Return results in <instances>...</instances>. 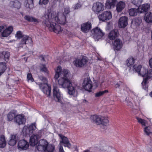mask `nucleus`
I'll return each mask as SVG.
<instances>
[{
	"instance_id": "nucleus-16",
	"label": "nucleus",
	"mask_w": 152,
	"mask_h": 152,
	"mask_svg": "<svg viewBox=\"0 0 152 152\" xmlns=\"http://www.w3.org/2000/svg\"><path fill=\"white\" fill-rule=\"evenodd\" d=\"M128 18L126 17H121L118 21L119 27L121 28H124L126 27L128 24Z\"/></svg>"
},
{
	"instance_id": "nucleus-21",
	"label": "nucleus",
	"mask_w": 152,
	"mask_h": 152,
	"mask_svg": "<svg viewBox=\"0 0 152 152\" xmlns=\"http://www.w3.org/2000/svg\"><path fill=\"white\" fill-rule=\"evenodd\" d=\"M122 42L119 39L115 40L113 43V48L115 50H118L121 49L122 46Z\"/></svg>"
},
{
	"instance_id": "nucleus-25",
	"label": "nucleus",
	"mask_w": 152,
	"mask_h": 152,
	"mask_svg": "<svg viewBox=\"0 0 152 152\" xmlns=\"http://www.w3.org/2000/svg\"><path fill=\"white\" fill-rule=\"evenodd\" d=\"M150 5L148 4H143L138 7V11L140 13H142L147 11L150 8Z\"/></svg>"
},
{
	"instance_id": "nucleus-53",
	"label": "nucleus",
	"mask_w": 152,
	"mask_h": 152,
	"mask_svg": "<svg viewBox=\"0 0 152 152\" xmlns=\"http://www.w3.org/2000/svg\"><path fill=\"white\" fill-rule=\"evenodd\" d=\"M59 152H65L63 148V147L61 146V145H59Z\"/></svg>"
},
{
	"instance_id": "nucleus-44",
	"label": "nucleus",
	"mask_w": 152,
	"mask_h": 152,
	"mask_svg": "<svg viewBox=\"0 0 152 152\" xmlns=\"http://www.w3.org/2000/svg\"><path fill=\"white\" fill-rule=\"evenodd\" d=\"M133 67L134 70L138 73L140 72L142 69L141 66L140 65L137 66L135 65Z\"/></svg>"
},
{
	"instance_id": "nucleus-8",
	"label": "nucleus",
	"mask_w": 152,
	"mask_h": 152,
	"mask_svg": "<svg viewBox=\"0 0 152 152\" xmlns=\"http://www.w3.org/2000/svg\"><path fill=\"white\" fill-rule=\"evenodd\" d=\"M92 9L95 13H98L104 10V6L103 3L97 2L93 4Z\"/></svg>"
},
{
	"instance_id": "nucleus-45",
	"label": "nucleus",
	"mask_w": 152,
	"mask_h": 152,
	"mask_svg": "<svg viewBox=\"0 0 152 152\" xmlns=\"http://www.w3.org/2000/svg\"><path fill=\"white\" fill-rule=\"evenodd\" d=\"M136 119L139 123H140L142 125L145 126V124L146 121L145 120L138 117H137Z\"/></svg>"
},
{
	"instance_id": "nucleus-54",
	"label": "nucleus",
	"mask_w": 152,
	"mask_h": 152,
	"mask_svg": "<svg viewBox=\"0 0 152 152\" xmlns=\"http://www.w3.org/2000/svg\"><path fill=\"white\" fill-rule=\"evenodd\" d=\"M4 29V27L3 26H0V34L2 35L3 31Z\"/></svg>"
},
{
	"instance_id": "nucleus-22",
	"label": "nucleus",
	"mask_w": 152,
	"mask_h": 152,
	"mask_svg": "<svg viewBox=\"0 0 152 152\" xmlns=\"http://www.w3.org/2000/svg\"><path fill=\"white\" fill-rule=\"evenodd\" d=\"M119 33L117 29H114L111 31L109 34V38L110 40H113L118 35Z\"/></svg>"
},
{
	"instance_id": "nucleus-36",
	"label": "nucleus",
	"mask_w": 152,
	"mask_h": 152,
	"mask_svg": "<svg viewBox=\"0 0 152 152\" xmlns=\"http://www.w3.org/2000/svg\"><path fill=\"white\" fill-rule=\"evenodd\" d=\"M27 3L26 5V7L29 9L33 8L34 6L33 0H27Z\"/></svg>"
},
{
	"instance_id": "nucleus-19",
	"label": "nucleus",
	"mask_w": 152,
	"mask_h": 152,
	"mask_svg": "<svg viewBox=\"0 0 152 152\" xmlns=\"http://www.w3.org/2000/svg\"><path fill=\"white\" fill-rule=\"evenodd\" d=\"M32 43V40L31 38L28 36L24 35L22 38L20 45H30Z\"/></svg>"
},
{
	"instance_id": "nucleus-62",
	"label": "nucleus",
	"mask_w": 152,
	"mask_h": 152,
	"mask_svg": "<svg viewBox=\"0 0 152 152\" xmlns=\"http://www.w3.org/2000/svg\"><path fill=\"white\" fill-rule=\"evenodd\" d=\"M151 39H152V31H151Z\"/></svg>"
},
{
	"instance_id": "nucleus-38",
	"label": "nucleus",
	"mask_w": 152,
	"mask_h": 152,
	"mask_svg": "<svg viewBox=\"0 0 152 152\" xmlns=\"http://www.w3.org/2000/svg\"><path fill=\"white\" fill-rule=\"evenodd\" d=\"M16 117V114L15 113L10 112L7 115V118L9 121H11Z\"/></svg>"
},
{
	"instance_id": "nucleus-35",
	"label": "nucleus",
	"mask_w": 152,
	"mask_h": 152,
	"mask_svg": "<svg viewBox=\"0 0 152 152\" xmlns=\"http://www.w3.org/2000/svg\"><path fill=\"white\" fill-rule=\"evenodd\" d=\"M134 59L133 57H131L129 58L126 61V65L129 66L133 65L134 63Z\"/></svg>"
},
{
	"instance_id": "nucleus-55",
	"label": "nucleus",
	"mask_w": 152,
	"mask_h": 152,
	"mask_svg": "<svg viewBox=\"0 0 152 152\" xmlns=\"http://www.w3.org/2000/svg\"><path fill=\"white\" fill-rule=\"evenodd\" d=\"M149 64L150 67L152 68V58L149 61Z\"/></svg>"
},
{
	"instance_id": "nucleus-39",
	"label": "nucleus",
	"mask_w": 152,
	"mask_h": 152,
	"mask_svg": "<svg viewBox=\"0 0 152 152\" xmlns=\"http://www.w3.org/2000/svg\"><path fill=\"white\" fill-rule=\"evenodd\" d=\"M2 54L4 56V59L6 61H7L9 60L10 54L8 52L3 51Z\"/></svg>"
},
{
	"instance_id": "nucleus-23",
	"label": "nucleus",
	"mask_w": 152,
	"mask_h": 152,
	"mask_svg": "<svg viewBox=\"0 0 152 152\" xmlns=\"http://www.w3.org/2000/svg\"><path fill=\"white\" fill-rule=\"evenodd\" d=\"M15 121L19 125L23 124L25 122V120L23 116L21 115H18L16 116Z\"/></svg>"
},
{
	"instance_id": "nucleus-14",
	"label": "nucleus",
	"mask_w": 152,
	"mask_h": 152,
	"mask_svg": "<svg viewBox=\"0 0 152 152\" xmlns=\"http://www.w3.org/2000/svg\"><path fill=\"white\" fill-rule=\"evenodd\" d=\"M58 136L61 140L60 141L59 145H61V144L63 143L64 144V147H67L69 148H71V144L67 137L64 136L61 134H59Z\"/></svg>"
},
{
	"instance_id": "nucleus-31",
	"label": "nucleus",
	"mask_w": 152,
	"mask_h": 152,
	"mask_svg": "<svg viewBox=\"0 0 152 152\" xmlns=\"http://www.w3.org/2000/svg\"><path fill=\"white\" fill-rule=\"evenodd\" d=\"M144 19L145 21L148 23H152V13L149 12L146 13Z\"/></svg>"
},
{
	"instance_id": "nucleus-42",
	"label": "nucleus",
	"mask_w": 152,
	"mask_h": 152,
	"mask_svg": "<svg viewBox=\"0 0 152 152\" xmlns=\"http://www.w3.org/2000/svg\"><path fill=\"white\" fill-rule=\"evenodd\" d=\"M40 71L42 72L46 73L48 74V71L45 65L41 64L40 66Z\"/></svg>"
},
{
	"instance_id": "nucleus-51",
	"label": "nucleus",
	"mask_w": 152,
	"mask_h": 152,
	"mask_svg": "<svg viewBox=\"0 0 152 152\" xmlns=\"http://www.w3.org/2000/svg\"><path fill=\"white\" fill-rule=\"evenodd\" d=\"M81 7V4L79 3H77L73 7L74 10H77L80 8Z\"/></svg>"
},
{
	"instance_id": "nucleus-17",
	"label": "nucleus",
	"mask_w": 152,
	"mask_h": 152,
	"mask_svg": "<svg viewBox=\"0 0 152 152\" xmlns=\"http://www.w3.org/2000/svg\"><path fill=\"white\" fill-rule=\"evenodd\" d=\"M29 146L28 142L24 140H20L18 143V147L19 149L22 150L27 149Z\"/></svg>"
},
{
	"instance_id": "nucleus-52",
	"label": "nucleus",
	"mask_w": 152,
	"mask_h": 152,
	"mask_svg": "<svg viewBox=\"0 0 152 152\" xmlns=\"http://www.w3.org/2000/svg\"><path fill=\"white\" fill-rule=\"evenodd\" d=\"M122 84V82L120 81L115 85V87L116 88H119L120 86Z\"/></svg>"
},
{
	"instance_id": "nucleus-29",
	"label": "nucleus",
	"mask_w": 152,
	"mask_h": 152,
	"mask_svg": "<svg viewBox=\"0 0 152 152\" xmlns=\"http://www.w3.org/2000/svg\"><path fill=\"white\" fill-rule=\"evenodd\" d=\"M116 0H107L105 4L106 8L110 9L113 7L115 4Z\"/></svg>"
},
{
	"instance_id": "nucleus-32",
	"label": "nucleus",
	"mask_w": 152,
	"mask_h": 152,
	"mask_svg": "<svg viewBox=\"0 0 152 152\" xmlns=\"http://www.w3.org/2000/svg\"><path fill=\"white\" fill-rule=\"evenodd\" d=\"M17 138L16 135H12L11 138L9 142V145L11 146L14 145L16 143Z\"/></svg>"
},
{
	"instance_id": "nucleus-61",
	"label": "nucleus",
	"mask_w": 152,
	"mask_h": 152,
	"mask_svg": "<svg viewBox=\"0 0 152 152\" xmlns=\"http://www.w3.org/2000/svg\"><path fill=\"white\" fill-rule=\"evenodd\" d=\"M138 20V19H136L135 20V22H137Z\"/></svg>"
},
{
	"instance_id": "nucleus-26",
	"label": "nucleus",
	"mask_w": 152,
	"mask_h": 152,
	"mask_svg": "<svg viewBox=\"0 0 152 152\" xmlns=\"http://www.w3.org/2000/svg\"><path fill=\"white\" fill-rule=\"evenodd\" d=\"M24 18L28 22H33L35 24H37L39 23L38 20L37 19L30 15H25Z\"/></svg>"
},
{
	"instance_id": "nucleus-18",
	"label": "nucleus",
	"mask_w": 152,
	"mask_h": 152,
	"mask_svg": "<svg viewBox=\"0 0 152 152\" xmlns=\"http://www.w3.org/2000/svg\"><path fill=\"white\" fill-rule=\"evenodd\" d=\"M91 28V24L88 21L83 23L81 25V30L84 33H87Z\"/></svg>"
},
{
	"instance_id": "nucleus-2",
	"label": "nucleus",
	"mask_w": 152,
	"mask_h": 152,
	"mask_svg": "<svg viewBox=\"0 0 152 152\" xmlns=\"http://www.w3.org/2000/svg\"><path fill=\"white\" fill-rule=\"evenodd\" d=\"M55 15L51 12H48L43 16V23L45 25L49 28L50 30H53L54 32L58 34L63 30L60 25L57 24L54 19Z\"/></svg>"
},
{
	"instance_id": "nucleus-43",
	"label": "nucleus",
	"mask_w": 152,
	"mask_h": 152,
	"mask_svg": "<svg viewBox=\"0 0 152 152\" xmlns=\"http://www.w3.org/2000/svg\"><path fill=\"white\" fill-rule=\"evenodd\" d=\"M24 35H23V33L20 31H18L15 34V37L18 39L22 38Z\"/></svg>"
},
{
	"instance_id": "nucleus-58",
	"label": "nucleus",
	"mask_w": 152,
	"mask_h": 152,
	"mask_svg": "<svg viewBox=\"0 0 152 152\" xmlns=\"http://www.w3.org/2000/svg\"><path fill=\"white\" fill-rule=\"evenodd\" d=\"M87 100L86 99H84L83 100V102L84 103V102H87Z\"/></svg>"
},
{
	"instance_id": "nucleus-59",
	"label": "nucleus",
	"mask_w": 152,
	"mask_h": 152,
	"mask_svg": "<svg viewBox=\"0 0 152 152\" xmlns=\"http://www.w3.org/2000/svg\"><path fill=\"white\" fill-rule=\"evenodd\" d=\"M151 96L152 97V91L151 92V93L150 94Z\"/></svg>"
},
{
	"instance_id": "nucleus-3",
	"label": "nucleus",
	"mask_w": 152,
	"mask_h": 152,
	"mask_svg": "<svg viewBox=\"0 0 152 152\" xmlns=\"http://www.w3.org/2000/svg\"><path fill=\"white\" fill-rule=\"evenodd\" d=\"M91 118L93 122L97 125L107 126L109 122L107 117L101 116L94 115L91 116Z\"/></svg>"
},
{
	"instance_id": "nucleus-28",
	"label": "nucleus",
	"mask_w": 152,
	"mask_h": 152,
	"mask_svg": "<svg viewBox=\"0 0 152 152\" xmlns=\"http://www.w3.org/2000/svg\"><path fill=\"white\" fill-rule=\"evenodd\" d=\"M151 71H152V69H150L148 71V70L146 69L142 68L138 74L145 78L148 76V74L151 72Z\"/></svg>"
},
{
	"instance_id": "nucleus-6",
	"label": "nucleus",
	"mask_w": 152,
	"mask_h": 152,
	"mask_svg": "<svg viewBox=\"0 0 152 152\" xmlns=\"http://www.w3.org/2000/svg\"><path fill=\"white\" fill-rule=\"evenodd\" d=\"M36 129L35 123H33L29 126H24L23 129V132L25 134L30 135L33 133Z\"/></svg>"
},
{
	"instance_id": "nucleus-47",
	"label": "nucleus",
	"mask_w": 152,
	"mask_h": 152,
	"mask_svg": "<svg viewBox=\"0 0 152 152\" xmlns=\"http://www.w3.org/2000/svg\"><path fill=\"white\" fill-rule=\"evenodd\" d=\"M27 80L28 81L30 80L32 82L34 81V80L33 78L32 77V76L31 73H28L27 75Z\"/></svg>"
},
{
	"instance_id": "nucleus-9",
	"label": "nucleus",
	"mask_w": 152,
	"mask_h": 152,
	"mask_svg": "<svg viewBox=\"0 0 152 152\" xmlns=\"http://www.w3.org/2000/svg\"><path fill=\"white\" fill-rule=\"evenodd\" d=\"M112 17L111 13L110 11H105L98 16L99 20L102 21L110 20Z\"/></svg>"
},
{
	"instance_id": "nucleus-4",
	"label": "nucleus",
	"mask_w": 152,
	"mask_h": 152,
	"mask_svg": "<svg viewBox=\"0 0 152 152\" xmlns=\"http://www.w3.org/2000/svg\"><path fill=\"white\" fill-rule=\"evenodd\" d=\"M91 33L93 37L95 40L97 41L102 38L105 34L104 32L98 27L92 29Z\"/></svg>"
},
{
	"instance_id": "nucleus-1",
	"label": "nucleus",
	"mask_w": 152,
	"mask_h": 152,
	"mask_svg": "<svg viewBox=\"0 0 152 152\" xmlns=\"http://www.w3.org/2000/svg\"><path fill=\"white\" fill-rule=\"evenodd\" d=\"M55 72L54 78L57 80L60 77L58 80L59 86L62 88H67L69 95H72L74 97L76 96L77 94V86L72 84L68 78L69 74V71L66 69L62 70L61 67L58 66Z\"/></svg>"
},
{
	"instance_id": "nucleus-12",
	"label": "nucleus",
	"mask_w": 152,
	"mask_h": 152,
	"mask_svg": "<svg viewBox=\"0 0 152 152\" xmlns=\"http://www.w3.org/2000/svg\"><path fill=\"white\" fill-rule=\"evenodd\" d=\"M48 143V142L46 140L41 139L39 141L37 147V148L39 151L42 152Z\"/></svg>"
},
{
	"instance_id": "nucleus-41",
	"label": "nucleus",
	"mask_w": 152,
	"mask_h": 152,
	"mask_svg": "<svg viewBox=\"0 0 152 152\" xmlns=\"http://www.w3.org/2000/svg\"><path fill=\"white\" fill-rule=\"evenodd\" d=\"M20 4L19 2H15L14 1H11L10 2L9 5L10 6L12 7H15L18 8L16 6V5H20Z\"/></svg>"
},
{
	"instance_id": "nucleus-24",
	"label": "nucleus",
	"mask_w": 152,
	"mask_h": 152,
	"mask_svg": "<svg viewBox=\"0 0 152 152\" xmlns=\"http://www.w3.org/2000/svg\"><path fill=\"white\" fill-rule=\"evenodd\" d=\"M13 30V28L12 26H9L5 29L3 31L2 33L1 36L3 37H6L11 34Z\"/></svg>"
},
{
	"instance_id": "nucleus-34",
	"label": "nucleus",
	"mask_w": 152,
	"mask_h": 152,
	"mask_svg": "<svg viewBox=\"0 0 152 152\" xmlns=\"http://www.w3.org/2000/svg\"><path fill=\"white\" fill-rule=\"evenodd\" d=\"M6 145V142L5 141V137L2 135L0 137V148H4Z\"/></svg>"
},
{
	"instance_id": "nucleus-13",
	"label": "nucleus",
	"mask_w": 152,
	"mask_h": 152,
	"mask_svg": "<svg viewBox=\"0 0 152 152\" xmlns=\"http://www.w3.org/2000/svg\"><path fill=\"white\" fill-rule=\"evenodd\" d=\"M87 61V58L85 56H83L76 60L75 64L77 67H81L84 66Z\"/></svg>"
},
{
	"instance_id": "nucleus-7",
	"label": "nucleus",
	"mask_w": 152,
	"mask_h": 152,
	"mask_svg": "<svg viewBox=\"0 0 152 152\" xmlns=\"http://www.w3.org/2000/svg\"><path fill=\"white\" fill-rule=\"evenodd\" d=\"M40 89L44 94L47 96H50L51 93V88L47 83H41L39 84Z\"/></svg>"
},
{
	"instance_id": "nucleus-57",
	"label": "nucleus",
	"mask_w": 152,
	"mask_h": 152,
	"mask_svg": "<svg viewBox=\"0 0 152 152\" xmlns=\"http://www.w3.org/2000/svg\"><path fill=\"white\" fill-rule=\"evenodd\" d=\"M40 57L42 58V60L43 61H45V58L42 56H41Z\"/></svg>"
},
{
	"instance_id": "nucleus-48",
	"label": "nucleus",
	"mask_w": 152,
	"mask_h": 152,
	"mask_svg": "<svg viewBox=\"0 0 152 152\" xmlns=\"http://www.w3.org/2000/svg\"><path fill=\"white\" fill-rule=\"evenodd\" d=\"M39 77L40 80L44 83H47L48 81L46 78L44 76L41 75L39 76Z\"/></svg>"
},
{
	"instance_id": "nucleus-37",
	"label": "nucleus",
	"mask_w": 152,
	"mask_h": 152,
	"mask_svg": "<svg viewBox=\"0 0 152 152\" xmlns=\"http://www.w3.org/2000/svg\"><path fill=\"white\" fill-rule=\"evenodd\" d=\"M108 92V91L107 90L103 91H99L95 94V96L96 97H99L103 95L105 93Z\"/></svg>"
},
{
	"instance_id": "nucleus-60",
	"label": "nucleus",
	"mask_w": 152,
	"mask_h": 152,
	"mask_svg": "<svg viewBox=\"0 0 152 152\" xmlns=\"http://www.w3.org/2000/svg\"><path fill=\"white\" fill-rule=\"evenodd\" d=\"M83 152H89V151L88 150H87V151H85Z\"/></svg>"
},
{
	"instance_id": "nucleus-40",
	"label": "nucleus",
	"mask_w": 152,
	"mask_h": 152,
	"mask_svg": "<svg viewBox=\"0 0 152 152\" xmlns=\"http://www.w3.org/2000/svg\"><path fill=\"white\" fill-rule=\"evenodd\" d=\"M142 0H131L132 3L134 5L138 6L141 4Z\"/></svg>"
},
{
	"instance_id": "nucleus-56",
	"label": "nucleus",
	"mask_w": 152,
	"mask_h": 152,
	"mask_svg": "<svg viewBox=\"0 0 152 152\" xmlns=\"http://www.w3.org/2000/svg\"><path fill=\"white\" fill-rule=\"evenodd\" d=\"M127 105L128 106H129L130 107H132L133 106V104L132 103L130 102H128Z\"/></svg>"
},
{
	"instance_id": "nucleus-50",
	"label": "nucleus",
	"mask_w": 152,
	"mask_h": 152,
	"mask_svg": "<svg viewBox=\"0 0 152 152\" xmlns=\"http://www.w3.org/2000/svg\"><path fill=\"white\" fill-rule=\"evenodd\" d=\"M148 128V127H145L144 129V131L147 135H149L151 132Z\"/></svg>"
},
{
	"instance_id": "nucleus-30",
	"label": "nucleus",
	"mask_w": 152,
	"mask_h": 152,
	"mask_svg": "<svg viewBox=\"0 0 152 152\" xmlns=\"http://www.w3.org/2000/svg\"><path fill=\"white\" fill-rule=\"evenodd\" d=\"M55 149V146L51 144H49L44 149L43 151L44 152H53Z\"/></svg>"
},
{
	"instance_id": "nucleus-33",
	"label": "nucleus",
	"mask_w": 152,
	"mask_h": 152,
	"mask_svg": "<svg viewBox=\"0 0 152 152\" xmlns=\"http://www.w3.org/2000/svg\"><path fill=\"white\" fill-rule=\"evenodd\" d=\"M139 12L138 11V8L137 9L135 8H132L129 10V15L131 16H135L137 15V13Z\"/></svg>"
},
{
	"instance_id": "nucleus-46",
	"label": "nucleus",
	"mask_w": 152,
	"mask_h": 152,
	"mask_svg": "<svg viewBox=\"0 0 152 152\" xmlns=\"http://www.w3.org/2000/svg\"><path fill=\"white\" fill-rule=\"evenodd\" d=\"M70 12L69 8L68 7H66L64 8V11L63 14L66 16Z\"/></svg>"
},
{
	"instance_id": "nucleus-10",
	"label": "nucleus",
	"mask_w": 152,
	"mask_h": 152,
	"mask_svg": "<svg viewBox=\"0 0 152 152\" xmlns=\"http://www.w3.org/2000/svg\"><path fill=\"white\" fill-rule=\"evenodd\" d=\"M83 88L89 91H91L92 86V82L90 79L88 77L85 78L83 83Z\"/></svg>"
},
{
	"instance_id": "nucleus-27",
	"label": "nucleus",
	"mask_w": 152,
	"mask_h": 152,
	"mask_svg": "<svg viewBox=\"0 0 152 152\" xmlns=\"http://www.w3.org/2000/svg\"><path fill=\"white\" fill-rule=\"evenodd\" d=\"M125 7V3L123 1H120L116 5V10L118 12H120L124 9Z\"/></svg>"
},
{
	"instance_id": "nucleus-49",
	"label": "nucleus",
	"mask_w": 152,
	"mask_h": 152,
	"mask_svg": "<svg viewBox=\"0 0 152 152\" xmlns=\"http://www.w3.org/2000/svg\"><path fill=\"white\" fill-rule=\"evenodd\" d=\"M48 2V0H40L39 3L40 5L46 4Z\"/></svg>"
},
{
	"instance_id": "nucleus-11",
	"label": "nucleus",
	"mask_w": 152,
	"mask_h": 152,
	"mask_svg": "<svg viewBox=\"0 0 152 152\" xmlns=\"http://www.w3.org/2000/svg\"><path fill=\"white\" fill-rule=\"evenodd\" d=\"M53 93L54 98L56 102H62V97L61 96L59 89L56 87H54L53 89Z\"/></svg>"
},
{
	"instance_id": "nucleus-5",
	"label": "nucleus",
	"mask_w": 152,
	"mask_h": 152,
	"mask_svg": "<svg viewBox=\"0 0 152 152\" xmlns=\"http://www.w3.org/2000/svg\"><path fill=\"white\" fill-rule=\"evenodd\" d=\"M53 13L55 15L54 19L55 21H56L58 23L60 24L64 25L66 23V16L63 14V13L58 12V16L57 17L55 13L51 12Z\"/></svg>"
},
{
	"instance_id": "nucleus-15",
	"label": "nucleus",
	"mask_w": 152,
	"mask_h": 152,
	"mask_svg": "<svg viewBox=\"0 0 152 152\" xmlns=\"http://www.w3.org/2000/svg\"><path fill=\"white\" fill-rule=\"evenodd\" d=\"M40 138L39 135L37 134H32L30 139L29 143L32 146H34L38 143V140Z\"/></svg>"
},
{
	"instance_id": "nucleus-20",
	"label": "nucleus",
	"mask_w": 152,
	"mask_h": 152,
	"mask_svg": "<svg viewBox=\"0 0 152 152\" xmlns=\"http://www.w3.org/2000/svg\"><path fill=\"white\" fill-rule=\"evenodd\" d=\"M151 77H152V71H151L147 77L144 78L143 81L142 83V87L145 90H146L148 88V80Z\"/></svg>"
}]
</instances>
